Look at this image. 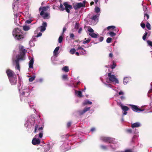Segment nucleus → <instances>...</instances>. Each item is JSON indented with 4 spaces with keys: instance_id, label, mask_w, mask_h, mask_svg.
Segmentation results:
<instances>
[{
    "instance_id": "obj_1",
    "label": "nucleus",
    "mask_w": 152,
    "mask_h": 152,
    "mask_svg": "<svg viewBox=\"0 0 152 152\" xmlns=\"http://www.w3.org/2000/svg\"><path fill=\"white\" fill-rule=\"evenodd\" d=\"M33 91V88L31 87L24 86L22 89L20 91V99L21 102H27L28 101V96Z\"/></svg>"
},
{
    "instance_id": "obj_2",
    "label": "nucleus",
    "mask_w": 152,
    "mask_h": 152,
    "mask_svg": "<svg viewBox=\"0 0 152 152\" xmlns=\"http://www.w3.org/2000/svg\"><path fill=\"white\" fill-rule=\"evenodd\" d=\"M20 55L16 56V59L14 60L12 58L13 62L14 64H15L16 66L15 68L18 70H20V67L19 65V61L24 60L25 59V55L26 51L25 50L24 47L23 46H20L19 47Z\"/></svg>"
},
{
    "instance_id": "obj_3",
    "label": "nucleus",
    "mask_w": 152,
    "mask_h": 152,
    "mask_svg": "<svg viewBox=\"0 0 152 152\" xmlns=\"http://www.w3.org/2000/svg\"><path fill=\"white\" fill-rule=\"evenodd\" d=\"M43 127L41 126L39 128V126L37 124L35 125L34 132V133H39V134H36L33 138L32 143L34 145H37L39 144L40 142V141L39 138H41L43 135Z\"/></svg>"
},
{
    "instance_id": "obj_4",
    "label": "nucleus",
    "mask_w": 152,
    "mask_h": 152,
    "mask_svg": "<svg viewBox=\"0 0 152 152\" xmlns=\"http://www.w3.org/2000/svg\"><path fill=\"white\" fill-rule=\"evenodd\" d=\"M100 139L103 142L110 143L109 145V149L114 151L119 147V145L115 141V139L113 138L101 136Z\"/></svg>"
},
{
    "instance_id": "obj_5",
    "label": "nucleus",
    "mask_w": 152,
    "mask_h": 152,
    "mask_svg": "<svg viewBox=\"0 0 152 152\" xmlns=\"http://www.w3.org/2000/svg\"><path fill=\"white\" fill-rule=\"evenodd\" d=\"M12 34L15 39L20 41H22L24 37L22 31L18 28H15L13 29Z\"/></svg>"
},
{
    "instance_id": "obj_6",
    "label": "nucleus",
    "mask_w": 152,
    "mask_h": 152,
    "mask_svg": "<svg viewBox=\"0 0 152 152\" xmlns=\"http://www.w3.org/2000/svg\"><path fill=\"white\" fill-rule=\"evenodd\" d=\"M63 4L65 7L64 8L63 5L61 4L59 7H58V8L61 11H63L65 10L67 12L69 13L70 12V10L72 9V6L68 4L67 2H64Z\"/></svg>"
},
{
    "instance_id": "obj_7",
    "label": "nucleus",
    "mask_w": 152,
    "mask_h": 152,
    "mask_svg": "<svg viewBox=\"0 0 152 152\" xmlns=\"http://www.w3.org/2000/svg\"><path fill=\"white\" fill-rule=\"evenodd\" d=\"M34 117L31 115L28 118L25 123V126L27 128L30 126H32L34 123Z\"/></svg>"
},
{
    "instance_id": "obj_8",
    "label": "nucleus",
    "mask_w": 152,
    "mask_h": 152,
    "mask_svg": "<svg viewBox=\"0 0 152 152\" xmlns=\"http://www.w3.org/2000/svg\"><path fill=\"white\" fill-rule=\"evenodd\" d=\"M107 75L110 83H113L114 84H119V81L114 75L112 74L111 72H109L108 73Z\"/></svg>"
},
{
    "instance_id": "obj_9",
    "label": "nucleus",
    "mask_w": 152,
    "mask_h": 152,
    "mask_svg": "<svg viewBox=\"0 0 152 152\" xmlns=\"http://www.w3.org/2000/svg\"><path fill=\"white\" fill-rule=\"evenodd\" d=\"M88 31L89 32L88 34L92 38H95L99 37V35L98 33H94V31L91 28L89 27L88 29Z\"/></svg>"
},
{
    "instance_id": "obj_10",
    "label": "nucleus",
    "mask_w": 152,
    "mask_h": 152,
    "mask_svg": "<svg viewBox=\"0 0 152 152\" xmlns=\"http://www.w3.org/2000/svg\"><path fill=\"white\" fill-rule=\"evenodd\" d=\"M99 14L96 15H93L91 18V24L92 25H95L98 22V17H99Z\"/></svg>"
},
{
    "instance_id": "obj_11",
    "label": "nucleus",
    "mask_w": 152,
    "mask_h": 152,
    "mask_svg": "<svg viewBox=\"0 0 152 152\" xmlns=\"http://www.w3.org/2000/svg\"><path fill=\"white\" fill-rule=\"evenodd\" d=\"M60 148L63 151H66L71 148L69 146V143L66 142L63 143L61 146Z\"/></svg>"
},
{
    "instance_id": "obj_12",
    "label": "nucleus",
    "mask_w": 152,
    "mask_h": 152,
    "mask_svg": "<svg viewBox=\"0 0 152 152\" xmlns=\"http://www.w3.org/2000/svg\"><path fill=\"white\" fill-rule=\"evenodd\" d=\"M12 85H15L17 82V79L16 75L8 78Z\"/></svg>"
},
{
    "instance_id": "obj_13",
    "label": "nucleus",
    "mask_w": 152,
    "mask_h": 152,
    "mask_svg": "<svg viewBox=\"0 0 152 152\" xmlns=\"http://www.w3.org/2000/svg\"><path fill=\"white\" fill-rule=\"evenodd\" d=\"M15 5H14V4H13V9L14 10V22L15 24H18V23H19V18H18V14H17V13H16V10H15H15H14V7H15Z\"/></svg>"
},
{
    "instance_id": "obj_14",
    "label": "nucleus",
    "mask_w": 152,
    "mask_h": 152,
    "mask_svg": "<svg viewBox=\"0 0 152 152\" xmlns=\"http://www.w3.org/2000/svg\"><path fill=\"white\" fill-rule=\"evenodd\" d=\"M131 106L132 109L134 112L140 113V112H142L143 110H142L138 108V106L133 104H129Z\"/></svg>"
},
{
    "instance_id": "obj_15",
    "label": "nucleus",
    "mask_w": 152,
    "mask_h": 152,
    "mask_svg": "<svg viewBox=\"0 0 152 152\" xmlns=\"http://www.w3.org/2000/svg\"><path fill=\"white\" fill-rule=\"evenodd\" d=\"M6 72L8 78L16 75L13 71L9 69L7 70Z\"/></svg>"
},
{
    "instance_id": "obj_16",
    "label": "nucleus",
    "mask_w": 152,
    "mask_h": 152,
    "mask_svg": "<svg viewBox=\"0 0 152 152\" xmlns=\"http://www.w3.org/2000/svg\"><path fill=\"white\" fill-rule=\"evenodd\" d=\"M86 5V1H84L83 3L80 2L77 3L74 6L75 9H77L81 7H84Z\"/></svg>"
},
{
    "instance_id": "obj_17",
    "label": "nucleus",
    "mask_w": 152,
    "mask_h": 152,
    "mask_svg": "<svg viewBox=\"0 0 152 152\" xmlns=\"http://www.w3.org/2000/svg\"><path fill=\"white\" fill-rule=\"evenodd\" d=\"M90 107H86L83 110H79L77 111V113L80 115H82L85 113L87 111L90 109Z\"/></svg>"
},
{
    "instance_id": "obj_18",
    "label": "nucleus",
    "mask_w": 152,
    "mask_h": 152,
    "mask_svg": "<svg viewBox=\"0 0 152 152\" xmlns=\"http://www.w3.org/2000/svg\"><path fill=\"white\" fill-rule=\"evenodd\" d=\"M50 149V146L49 145L45 146L44 147L39 149V151L40 152H47Z\"/></svg>"
},
{
    "instance_id": "obj_19",
    "label": "nucleus",
    "mask_w": 152,
    "mask_h": 152,
    "mask_svg": "<svg viewBox=\"0 0 152 152\" xmlns=\"http://www.w3.org/2000/svg\"><path fill=\"white\" fill-rule=\"evenodd\" d=\"M49 7L48 6H47L46 7H40L39 9V10L40 11L42 10L40 13V15H42L44 13V12L46 11L48 9Z\"/></svg>"
},
{
    "instance_id": "obj_20",
    "label": "nucleus",
    "mask_w": 152,
    "mask_h": 152,
    "mask_svg": "<svg viewBox=\"0 0 152 152\" xmlns=\"http://www.w3.org/2000/svg\"><path fill=\"white\" fill-rule=\"evenodd\" d=\"M28 58L30 61L29 62V67L31 68H33V64L34 63V58L33 57H32L30 56L28 57Z\"/></svg>"
},
{
    "instance_id": "obj_21",
    "label": "nucleus",
    "mask_w": 152,
    "mask_h": 152,
    "mask_svg": "<svg viewBox=\"0 0 152 152\" xmlns=\"http://www.w3.org/2000/svg\"><path fill=\"white\" fill-rule=\"evenodd\" d=\"M131 80V78L130 77H126L123 79V83L124 85H126Z\"/></svg>"
},
{
    "instance_id": "obj_22",
    "label": "nucleus",
    "mask_w": 152,
    "mask_h": 152,
    "mask_svg": "<svg viewBox=\"0 0 152 152\" xmlns=\"http://www.w3.org/2000/svg\"><path fill=\"white\" fill-rule=\"evenodd\" d=\"M47 24L46 22H43L42 24V26L40 27V31L43 32L46 29V27L47 26Z\"/></svg>"
},
{
    "instance_id": "obj_23",
    "label": "nucleus",
    "mask_w": 152,
    "mask_h": 152,
    "mask_svg": "<svg viewBox=\"0 0 152 152\" xmlns=\"http://www.w3.org/2000/svg\"><path fill=\"white\" fill-rule=\"evenodd\" d=\"M100 148L104 151H107L109 149V145H101L99 146Z\"/></svg>"
},
{
    "instance_id": "obj_24",
    "label": "nucleus",
    "mask_w": 152,
    "mask_h": 152,
    "mask_svg": "<svg viewBox=\"0 0 152 152\" xmlns=\"http://www.w3.org/2000/svg\"><path fill=\"white\" fill-rule=\"evenodd\" d=\"M26 17L28 18V19L26 20L25 22L26 23L29 24L31 23L33 20L31 19V16L28 13H27V15H26Z\"/></svg>"
},
{
    "instance_id": "obj_25",
    "label": "nucleus",
    "mask_w": 152,
    "mask_h": 152,
    "mask_svg": "<svg viewBox=\"0 0 152 152\" xmlns=\"http://www.w3.org/2000/svg\"><path fill=\"white\" fill-rule=\"evenodd\" d=\"M77 50H83V52H80V55H83L86 54V50H84L83 48L80 47V45H79Z\"/></svg>"
},
{
    "instance_id": "obj_26",
    "label": "nucleus",
    "mask_w": 152,
    "mask_h": 152,
    "mask_svg": "<svg viewBox=\"0 0 152 152\" xmlns=\"http://www.w3.org/2000/svg\"><path fill=\"white\" fill-rule=\"evenodd\" d=\"M42 16L43 18L45 19H49L50 16V13H44L43 15Z\"/></svg>"
},
{
    "instance_id": "obj_27",
    "label": "nucleus",
    "mask_w": 152,
    "mask_h": 152,
    "mask_svg": "<svg viewBox=\"0 0 152 152\" xmlns=\"http://www.w3.org/2000/svg\"><path fill=\"white\" fill-rule=\"evenodd\" d=\"M140 126V124L139 122H136L132 124L131 127L132 128H134L135 127H138Z\"/></svg>"
},
{
    "instance_id": "obj_28",
    "label": "nucleus",
    "mask_w": 152,
    "mask_h": 152,
    "mask_svg": "<svg viewBox=\"0 0 152 152\" xmlns=\"http://www.w3.org/2000/svg\"><path fill=\"white\" fill-rule=\"evenodd\" d=\"M75 92L77 96L80 97H82L83 96L82 95V92L80 91H77L75 90Z\"/></svg>"
},
{
    "instance_id": "obj_29",
    "label": "nucleus",
    "mask_w": 152,
    "mask_h": 152,
    "mask_svg": "<svg viewBox=\"0 0 152 152\" xmlns=\"http://www.w3.org/2000/svg\"><path fill=\"white\" fill-rule=\"evenodd\" d=\"M67 85L69 87H72V88H77V85H76L74 83L72 82H71V83H70L67 84Z\"/></svg>"
},
{
    "instance_id": "obj_30",
    "label": "nucleus",
    "mask_w": 152,
    "mask_h": 152,
    "mask_svg": "<svg viewBox=\"0 0 152 152\" xmlns=\"http://www.w3.org/2000/svg\"><path fill=\"white\" fill-rule=\"evenodd\" d=\"M59 48L60 47L59 46H58L55 49L53 52V54L54 56H56L58 54V52L59 50Z\"/></svg>"
},
{
    "instance_id": "obj_31",
    "label": "nucleus",
    "mask_w": 152,
    "mask_h": 152,
    "mask_svg": "<svg viewBox=\"0 0 152 152\" xmlns=\"http://www.w3.org/2000/svg\"><path fill=\"white\" fill-rule=\"evenodd\" d=\"M18 90H19L20 92V91H21V90L22 89V88L23 87H22V86L21 82L20 81L18 83Z\"/></svg>"
},
{
    "instance_id": "obj_32",
    "label": "nucleus",
    "mask_w": 152,
    "mask_h": 152,
    "mask_svg": "<svg viewBox=\"0 0 152 152\" xmlns=\"http://www.w3.org/2000/svg\"><path fill=\"white\" fill-rule=\"evenodd\" d=\"M23 30L25 31H27L29 30L30 28V26L26 25L23 26Z\"/></svg>"
},
{
    "instance_id": "obj_33",
    "label": "nucleus",
    "mask_w": 152,
    "mask_h": 152,
    "mask_svg": "<svg viewBox=\"0 0 152 152\" xmlns=\"http://www.w3.org/2000/svg\"><path fill=\"white\" fill-rule=\"evenodd\" d=\"M107 34H109L110 36L111 37H113L116 35V33L112 31H109Z\"/></svg>"
},
{
    "instance_id": "obj_34",
    "label": "nucleus",
    "mask_w": 152,
    "mask_h": 152,
    "mask_svg": "<svg viewBox=\"0 0 152 152\" xmlns=\"http://www.w3.org/2000/svg\"><path fill=\"white\" fill-rule=\"evenodd\" d=\"M103 83L107 87L111 88H112L113 90H114L113 88L114 87L112 86L111 85L109 84H107L104 82H103Z\"/></svg>"
},
{
    "instance_id": "obj_35",
    "label": "nucleus",
    "mask_w": 152,
    "mask_h": 152,
    "mask_svg": "<svg viewBox=\"0 0 152 152\" xmlns=\"http://www.w3.org/2000/svg\"><path fill=\"white\" fill-rule=\"evenodd\" d=\"M92 104V102L91 101H89L88 100H85L84 102L83 103V104L84 105H86L87 104Z\"/></svg>"
},
{
    "instance_id": "obj_36",
    "label": "nucleus",
    "mask_w": 152,
    "mask_h": 152,
    "mask_svg": "<svg viewBox=\"0 0 152 152\" xmlns=\"http://www.w3.org/2000/svg\"><path fill=\"white\" fill-rule=\"evenodd\" d=\"M121 108L123 111H127L129 110V108L128 107L124 105H123L121 107Z\"/></svg>"
},
{
    "instance_id": "obj_37",
    "label": "nucleus",
    "mask_w": 152,
    "mask_h": 152,
    "mask_svg": "<svg viewBox=\"0 0 152 152\" xmlns=\"http://www.w3.org/2000/svg\"><path fill=\"white\" fill-rule=\"evenodd\" d=\"M116 28V27L115 26H108L107 27V29L108 30H113V29L114 30V29Z\"/></svg>"
},
{
    "instance_id": "obj_38",
    "label": "nucleus",
    "mask_w": 152,
    "mask_h": 152,
    "mask_svg": "<svg viewBox=\"0 0 152 152\" xmlns=\"http://www.w3.org/2000/svg\"><path fill=\"white\" fill-rule=\"evenodd\" d=\"M63 35H62V34H61V35L59 36L58 39V42L59 43H61L62 41H63Z\"/></svg>"
},
{
    "instance_id": "obj_39",
    "label": "nucleus",
    "mask_w": 152,
    "mask_h": 152,
    "mask_svg": "<svg viewBox=\"0 0 152 152\" xmlns=\"http://www.w3.org/2000/svg\"><path fill=\"white\" fill-rule=\"evenodd\" d=\"M126 132L129 134H133L134 133V132L131 129H127L126 130Z\"/></svg>"
},
{
    "instance_id": "obj_40",
    "label": "nucleus",
    "mask_w": 152,
    "mask_h": 152,
    "mask_svg": "<svg viewBox=\"0 0 152 152\" xmlns=\"http://www.w3.org/2000/svg\"><path fill=\"white\" fill-rule=\"evenodd\" d=\"M62 70L66 72H68L69 71V68L67 66H65L62 69Z\"/></svg>"
},
{
    "instance_id": "obj_41",
    "label": "nucleus",
    "mask_w": 152,
    "mask_h": 152,
    "mask_svg": "<svg viewBox=\"0 0 152 152\" xmlns=\"http://www.w3.org/2000/svg\"><path fill=\"white\" fill-rule=\"evenodd\" d=\"M100 8L98 7H96L95 8V12L97 13V14H99L98 13L100 12Z\"/></svg>"
},
{
    "instance_id": "obj_42",
    "label": "nucleus",
    "mask_w": 152,
    "mask_h": 152,
    "mask_svg": "<svg viewBox=\"0 0 152 152\" xmlns=\"http://www.w3.org/2000/svg\"><path fill=\"white\" fill-rule=\"evenodd\" d=\"M27 102H28V104L29 105V107L31 109H34V105L32 102H28V101Z\"/></svg>"
},
{
    "instance_id": "obj_43",
    "label": "nucleus",
    "mask_w": 152,
    "mask_h": 152,
    "mask_svg": "<svg viewBox=\"0 0 152 152\" xmlns=\"http://www.w3.org/2000/svg\"><path fill=\"white\" fill-rule=\"evenodd\" d=\"M36 76L35 75H33L32 77H30L29 78V80L30 82H32L35 78Z\"/></svg>"
},
{
    "instance_id": "obj_44",
    "label": "nucleus",
    "mask_w": 152,
    "mask_h": 152,
    "mask_svg": "<svg viewBox=\"0 0 152 152\" xmlns=\"http://www.w3.org/2000/svg\"><path fill=\"white\" fill-rule=\"evenodd\" d=\"M142 5L143 6V11H144V13H146V12L147 13L148 11L147 7L145 6H143V3L142 4Z\"/></svg>"
},
{
    "instance_id": "obj_45",
    "label": "nucleus",
    "mask_w": 152,
    "mask_h": 152,
    "mask_svg": "<svg viewBox=\"0 0 152 152\" xmlns=\"http://www.w3.org/2000/svg\"><path fill=\"white\" fill-rule=\"evenodd\" d=\"M76 50L75 48L72 49L69 51L70 53L72 54H73L75 52Z\"/></svg>"
},
{
    "instance_id": "obj_46",
    "label": "nucleus",
    "mask_w": 152,
    "mask_h": 152,
    "mask_svg": "<svg viewBox=\"0 0 152 152\" xmlns=\"http://www.w3.org/2000/svg\"><path fill=\"white\" fill-rule=\"evenodd\" d=\"M35 41V40H34V38L33 37L30 40L29 42V44L31 46H34V45H32V43H33V41Z\"/></svg>"
},
{
    "instance_id": "obj_47",
    "label": "nucleus",
    "mask_w": 152,
    "mask_h": 152,
    "mask_svg": "<svg viewBox=\"0 0 152 152\" xmlns=\"http://www.w3.org/2000/svg\"><path fill=\"white\" fill-rule=\"evenodd\" d=\"M146 28L149 30H151V25L148 23H147L146 24Z\"/></svg>"
},
{
    "instance_id": "obj_48",
    "label": "nucleus",
    "mask_w": 152,
    "mask_h": 152,
    "mask_svg": "<svg viewBox=\"0 0 152 152\" xmlns=\"http://www.w3.org/2000/svg\"><path fill=\"white\" fill-rule=\"evenodd\" d=\"M91 40V39L88 38L87 40L84 41L83 42V44H86L89 43Z\"/></svg>"
},
{
    "instance_id": "obj_49",
    "label": "nucleus",
    "mask_w": 152,
    "mask_h": 152,
    "mask_svg": "<svg viewBox=\"0 0 152 152\" xmlns=\"http://www.w3.org/2000/svg\"><path fill=\"white\" fill-rule=\"evenodd\" d=\"M148 34V33L147 32H145L143 35L142 37V39L144 40H145L146 37L147 36Z\"/></svg>"
},
{
    "instance_id": "obj_50",
    "label": "nucleus",
    "mask_w": 152,
    "mask_h": 152,
    "mask_svg": "<svg viewBox=\"0 0 152 152\" xmlns=\"http://www.w3.org/2000/svg\"><path fill=\"white\" fill-rule=\"evenodd\" d=\"M147 42L148 45L152 48V42L150 40H147Z\"/></svg>"
},
{
    "instance_id": "obj_51",
    "label": "nucleus",
    "mask_w": 152,
    "mask_h": 152,
    "mask_svg": "<svg viewBox=\"0 0 152 152\" xmlns=\"http://www.w3.org/2000/svg\"><path fill=\"white\" fill-rule=\"evenodd\" d=\"M111 41L112 38L110 37H108L106 40V42L107 43H109L111 42Z\"/></svg>"
},
{
    "instance_id": "obj_52",
    "label": "nucleus",
    "mask_w": 152,
    "mask_h": 152,
    "mask_svg": "<svg viewBox=\"0 0 152 152\" xmlns=\"http://www.w3.org/2000/svg\"><path fill=\"white\" fill-rule=\"evenodd\" d=\"M144 17L145 18H146L147 19H148L149 18V15H148L147 14V13H146H146H144Z\"/></svg>"
},
{
    "instance_id": "obj_53",
    "label": "nucleus",
    "mask_w": 152,
    "mask_h": 152,
    "mask_svg": "<svg viewBox=\"0 0 152 152\" xmlns=\"http://www.w3.org/2000/svg\"><path fill=\"white\" fill-rule=\"evenodd\" d=\"M75 35L73 33L70 34V38L72 39H74Z\"/></svg>"
},
{
    "instance_id": "obj_54",
    "label": "nucleus",
    "mask_w": 152,
    "mask_h": 152,
    "mask_svg": "<svg viewBox=\"0 0 152 152\" xmlns=\"http://www.w3.org/2000/svg\"><path fill=\"white\" fill-rule=\"evenodd\" d=\"M117 104L121 108L123 106V104L120 102H117Z\"/></svg>"
},
{
    "instance_id": "obj_55",
    "label": "nucleus",
    "mask_w": 152,
    "mask_h": 152,
    "mask_svg": "<svg viewBox=\"0 0 152 152\" xmlns=\"http://www.w3.org/2000/svg\"><path fill=\"white\" fill-rule=\"evenodd\" d=\"M79 27V24L76 23L75 24V28L76 29H78Z\"/></svg>"
},
{
    "instance_id": "obj_56",
    "label": "nucleus",
    "mask_w": 152,
    "mask_h": 152,
    "mask_svg": "<svg viewBox=\"0 0 152 152\" xmlns=\"http://www.w3.org/2000/svg\"><path fill=\"white\" fill-rule=\"evenodd\" d=\"M104 39V37H100L99 39V42H102Z\"/></svg>"
},
{
    "instance_id": "obj_57",
    "label": "nucleus",
    "mask_w": 152,
    "mask_h": 152,
    "mask_svg": "<svg viewBox=\"0 0 152 152\" xmlns=\"http://www.w3.org/2000/svg\"><path fill=\"white\" fill-rule=\"evenodd\" d=\"M116 66V65L113 63L111 66V68L112 69H114Z\"/></svg>"
},
{
    "instance_id": "obj_58",
    "label": "nucleus",
    "mask_w": 152,
    "mask_h": 152,
    "mask_svg": "<svg viewBox=\"0 0 152 152\" xmlns=\"http://www.w3.org/2000/svg\"><path fill=\"white\" fill-rule=\"evenodd\" d=\"M66 30V28L65 27H64L63 29V32L61 33L62 35H64V32Z\"/></svg>"
},
{
    "instance_id": "obj_59",
    "label": "nucleus",
    "mask_w": 152,
    "mask_h": 152,
    "mask_svg": "<svg viewBox=\"0 0 152 152\" xmlns=\"http://www.w3.org/2000/svg\"><path fill=\"white\" fill-rule=\"evenodd\" d=\"M67 77V75H64L62 76V78L63 79H66Z\"/></svg>"
},
{
    "instance_id": "obj_60",
    "label": "nucleus",
    "mask_w": 152,
    "mask_h": 152,
    "mask_svg": "<svg viewBox=\"0 0 152 152\" xmlns=\"http://www.w3.org/2000/svg\"><path fill=\"white\" fill-rule=\"evenodd\" d=\"M141 27L143 28H144L145 27V24L144 23H141L140 24Z\"/></svg>"
},
{
    "instance_id": "obj_61",
    "label": "nucleus",
    "mask_w": 152,
    "mask_h": 152,
    "mask_svg": "<svg viewBox=\"0 0 152 152\" xmlns=\"http://www.w3.org/2000/svg\"><path fill=\"white\" fill-rule=\"evenodd\" d=\"M42 35V33L41 32L39 33L36 36V37H41Z\"/></svg>"
},
{
    "instance_id": "obj_62",
    "label": "nucleus",
    "mask_w": 152,
    "mask_h": 152,
    "mask_svg": "<svg viewBox=\"0 0 152 152\" xmlns=\"http://www.w3.org/2000/svg\"><path fill=\"white\" fill-rule=\"evenodd\" d=\"M43 81V79L42 78H40L37 81L39 83H42Z\"/></svg>"
},
{
    "instance_id": "obj_63",
    "label": "nucleus",
    "mask_w": 152,
    "mask_h": 152,
    "mask_svg": "<svg viewBox=\"0 0 152 152\" xmlns=\"http://www.w3.org/2000/svg\"><path fill=\"white\" fill-rule=\"evenodd\" d=\"M120 98L122 100H124L125 98V97L124 96H121L120 97Z\"/></svg>"
},
{
    "instance_id": "obj_64",
    "label": "nucleus",
    "mask_w": 152,
    "mask_h": 152,
    "mask_svg": "<svg viewBox=\"0 0 152 152\" xmlns=\"http://www.w3.org/2000/svg\"><path fill=\"white\" fill-rule=\"evenodd\" d=\"M71 123H72L71 122H68L67 124V127H69L71 126Z\"/></svg>"
}]
</instances>
